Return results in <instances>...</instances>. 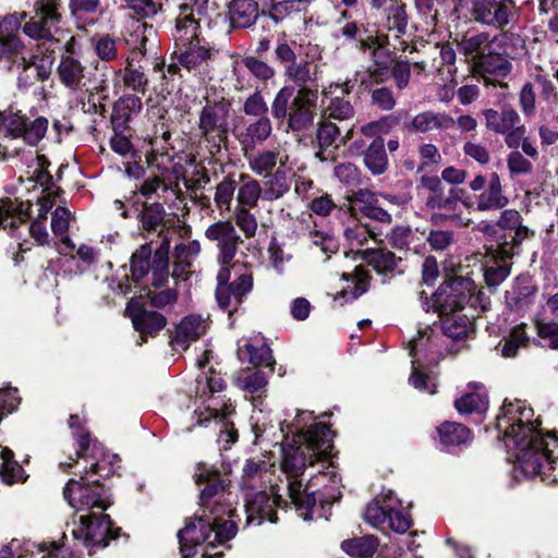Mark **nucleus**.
<instances>
[{
    "label": "nucleus",
    "instance_id": "864d4df0",
    "mask_svg": "<svg viewBox=\"0 0 558 558\" xmlns=\"http://www.w3.org/2000/svg\"><path fill=\"white\" fill-rule=\"evenodd\" d=\"M241 63L260 83L266 84L276 76L275 68L256 56H245L241 59Z\"/></svg>",
    "mask_w": 558,
    "mask_h": 558
},
{
    "label": "nucleus",
    "instance_id": "cd10ccee",
    "mask_svg": "<svg viewBox=\"0 0 558 558\" xmlns=\"http://www.w3.org/2000/svg\"><path fill=\"white\" fill-rule=\"evenodd\" d=\"M508 198L502 193L498 173L492 172L488 177V185L476 196V210L487 211L504 208Z\"/></svg>",
    "mask_w": 558,
    "mask_h": 558
},
{
    "label": "nucleus",
    "instance_id": "680f3d73",
    "mask_svg": "<svg viewBox=\"0 0 558 558\" xmlns=\"http://www.w3.org/2000/svg\"><path fill=\"white\" fill-rule=\"evenodd\" d=\"M456 409L460 413H482L487 409V398L481 393H466L454 402Z\"/></svg>",
    "mask_w": 558,
    "mask_h": 558
},
{
    "label": "nucleus",
    "instance_id": "79ce46f5",
    "mask_svg": "<svg viewBox=\"0 0 558 558\" xmlns=\"http://www.w3.org/2000/svg\"><path fill=\"white\" fill-rule=\"evenodd\" d=\"M240 180L242 184L240 185L236 194V201L240 205L239 207H256L258 199L263 194L260 183L248 174H241Z\"/></svg>",
    "mask_w": 558,
    "mask_h": 558
},
{
    "label": "nucleus",
    "instance_id": "39448f33",
    "mask_svg": "<svg viewBox=\"0 0 558 558\" xmlns=\"http://www.w3.org/2000/svg\"><path fill=\"white\" fill-rule=\"evenodd\" d=\"M205 236L209 241L216 242L219 250L218 260L221 264V269L217 275V302L221 308L233 307L236 310L243 298L253 289V275L247 270L240 272L235 280L228 283L231 275L229 265L232 264L243 240L229 220L211 223L206 229Z\"/></svg>",
    "mask_w": 558,
    "mask_h": 558
},
{
    "label": "nucleus",
    "instance_id": "393cba45",
    "mask_svg": "<svg viewBox=\"0 0 558 558\" xmlns=\"http://www.w3.org/2000/svg\"><path fill=\"white\" fill-rule=\"evenodd\" d=\"M483 116L486 129L496 134L507 133L521 122L520 114L511 105H504L500 110L486 109Z\"/></svg>",
    "mask_w": 558,
    "mask_h": 558
},
{
    "label": "nucleus",
    "instance_id": "0e129e2a",
    "mask_svg": "<svg viewBox=\"0 0 558 558\" xmlns=\"http://www.w3.org/2000/svg\"><path fill=\"white\" fill-rule=\"evenodd\" d=\"M250 209L251 208L238 207L234 213L235 225L247 239L253 238L257 231L256 217L250 211Z\"/></svg>",
    "mask_w": 558,
    "mask_h": 558
},
{
    "label": "nucleus",
    "instance_id": "9d476101",
    "mask_svg": "<svg viewBox=\"0 0 558 558\" xmlns=\"http://www.w3.org/2000/svg\"><path fill=\"white\" fill-rule=\"evenodd\" d=\"M440 327L435 324L418 328L417 337L409 342V354L413 357L424 355L428 361H434L442 354V338L460 340L469 337L473 331V322L462 313L439 317Z\"/></svg>",
    "mask_w": 558,
    "mask_h": 558
},
{
    "label": "nucleus",
    "instance_id": "4d7b16f0",
    "mask_svg": "<svg viewBox=\"0 0 558 558\" xmlns=\"http://www.w3.org/2000/svg\"><path fill=\"white\" fill-rule=\"evenodd\" d=\"M119 40L110 35H102L94 40V51L102 64L114 61L119 57Z\"/></svg>",
    "mask_w": 558,
    "mask_h": 558
},
{
    "label": "nucleus",
    "instance_id": "2eb2a0df",
    "mask_svg": "<svg viewBox=\"0 0 558 558\" xmlns=\"http://www.w3.org/2000/svg\"><path fill=\"white\" fill-rule=\"evenodd\" d=\"M228 118L229 108L222 102L206 105L201 112L198 126L205 141L210 144L213 156L220 153L222 144L227 142Z\"/></svg>",
    "mask_w": 558,
    "mask_h": 558
},
{
    "label": "nucleus",
    "instance_id": "4468645a",
    "mask_svg": "<svg viewBox=\"0 0 558 558\" xmlns=\"http://www.w3.org/2000/svg\"><path fill=\"white\" fill-rule=\"evenodd\" d=\"M474 291L475 284L471 279L454 277L444 282L430 301L424 302V308L429 311L433 307L439 317L462 313L464 305L473 301ZM420 298L427 300L424 291L420 293Z\"/></svg>",
    "mask_w": 558,
    "mask_h": 558
},
{
    "label": "nucleus",
    "instance_id": "3c124183",
    "mask_svg": "<svg viewBox=\"0 0 558 558\" xmlns=\"http://www.w3.org/2000/svg\"><path fill=\"white\" fill-rule=\"evenodd\" d=\"M439 439L444 445L454 446L465 444L471 438V432L462 424L446 422L438 427Z\"/></svg>",
    "mask_w": 558,
    "mask_h": 558
},
{
    "label": "nucleus",
    "instance_id": "c03bdc74",
    "mask_svg": "<svg viewBox=\"0 0 558 558\" xmlns=\"http://www.w3.org/2000/svg\"><path fill=\"white\" fill-rule=\"evenodd\" d=\"M371 197L372 194L366 190H360L359 192H356L353 196V210L361 211L364 217L369 218L372 220L389 225L392 218L391 215L385 209L369 203H365L364 205L357 207L359 203H364L368 201V198Z\"/></svg>",
    "mask_w": 558,
    "mask_h": 558
},
{
    "label": "nucleus",
    "instance_id": "5fc2aeb1",
    "mask_svg": "<svg viewBox=\"0 0 558 558\" xmlns=\"http://www.w3.org/2000/svg\"><path fill=\"white\" fill-rule=\"evenodd\" d=\"M112 76L117 78V69L97 62L93 80L89 81L92 83V90L99 94L102 99L108 98L109 82Z\"/></svg>",
    "mask_w": 558,
    "mask_h": 558
},
{
    "label": "nucleus",
    "instance_id": "2f4dec72",
    "mask_svg": "<svg viewBox=\"0 0 558 558\" xmlns=\"http://www.w3.org/2000/svg\"><path fill=\"white\" fill-rule=\"evenodd\" d=\"M272 133V124L268 117H262L247 124L241 134L240 143L244 149H254L257 145L264 144Z\"/></svg>",
    "mask_w": 558,
    "mask_h": 558
},
{
    "label": "nucleus",
    "instance_id": "4be33fe9",
    "mask_svg": "<svg viewBox=\"0 0 558 558\" xmlns=\"http://www.w3.org/2000/svg\"><path fill=\"white\" fill-rule=\"evenodd\" d=\"M60 82L72 90L88 89L86 68L80 59L72 54L62 56L58 65Z\"/></svg>",
    "mask_w": 558,
    "mask_h": 558
},
{
    "label": "nucleus",
    "instance_id": "20e7f679",
    "mask_svg": "<svg viewBox=\"0 0 558 558\" xmlns=\"http://www.w3.org/2000/svg\"><path fill=\"white\" fill-rule=\"evenodd\" d=\"M110 472L102 462H93L89 471H85L80 480H70L63 489L64 498L75 509L68 526H71L73 539L86 547L107 546L109 537L118 536L109 515L104 513L110 506L107 490L98 480L92 478L94 475L108 476Z\"/></svg>",
    "mask_w": 558,
    "mask_h": 558
},
{
    "label": "nucleus",
    "instance_id": "412c9836",
    "mask_svg": "<svg viewBox=\"0 0 558 558\" xmlns=\"http://www.w3.org/2000/svg\"><path fill=\"white\" fill-rule=\"evenodd\" d=\"M206 331L205 320L197 315L184 317L170 337V345L174 351L186 350L191 342L196 341Z\"/></svg>",
    "mask_w": 558,
    "mask_h": 558
},
{
    "label": "nucleus",
    "instance_id": "f8f14e48",
    "mask_svg": "<svg viewBox=\"0 0 558 558\" xmlns=\"http://www.w3.org/2000/svg\"><path fill=\"white\" fill-rule=\"evenodd\" d=\"M250 170L265 179V191L263 194L266 201L281 198L290 190L287 175V163L289 156L286 150L275 147L272 149H259L254 154L244 153Z\"/></svg>",
    "mask_w": 558,
    "mask_h": 558
},
{
    "label": "nucleus",
    "instance_id": "603ef678",
    "mask_svg": "<svg viewBox=\"0 0 558 558\" xmlns=\"http://www.w3.org/2000/svg\"><path fill=\"white\" fill-rule=\"evenodd\" d=\"M381 232L377 231L376 228L362 222H353L344 230V236L351 246H362L368 239L378 241Z\"/></svg>",
    "mask_w": 558,
    "mask_h": 558
},
{
    "label": "nucleus",
    "instance_id": "7c9ffc66",
    "mask_svg": "<svg viewBox=\"0 0 558 558\" xmlns=\"http://www.w3.org/2000/svg\"><path fill=\"white\" fill-rule=\"evenodd\" d=\"M492 256L486 260L484 267V279L488 287L495 288L506 280L510 275L512 256H504L499 248L490 250Z\"/></svg>",
    "mask_w": 558,
    "mask_h": 558
},
{
    "label": "nucleus",
    "instance_id": "dca6fc26",
    "mask_svg": "<svg viewBox=\"0 0 558 558\" xmlns=\"http://www.w3.org/2000/svg\"><path fill=\"white\" fill-rule=\"evenodd\" d=\"M471 19L482 25L504 31L515 15V0H470Z\"/></svg>",
    "mask_w": 558,
    "mask_h": 558
},
{
    "label": "nucleus",
    "instance_id": "6e6d98bb",
    "mask_svg": "<svg viewBox=\"0 0 558 558\" xmlns=\"http://www.w3.org/2000/svg\"><path fill=\"white\" fill-rule=\"evenodd\" d=\"M69 425L71 428H77L78 434L77 442L78 448L76 449V457L87 461L89 458L95 459L96 444H92L89 440V434L81 432V420L76 414H72L69 418Z\"/></svg>",
    "mask_w": 558,
    "mask_h": 558
},
{
    "label": "nucleus",
    "instance_id": "72a5a7b5",
    "mask_svg": "<svg viewBox=\"0 0 558 558\" xmlns=\"http://www.w3.org/2000/svg\"><path fill=\"white\" fill-rule=\"evenodd\" d=\"M169 248L170 241L167 236H165L159 248L155 252L151 263V284L155 288H161L168 281Z\"/></svg>",
    "mask_w": 558,
    "mask_h": 558
},
{
    "label": "nucleus",
    "instance_id": "09e8293b",
    "mask_svg": "<svg viewBox=\"0 0 558 558\" xmlns=\"http://www.w3.org/2000/svg\"><path fill=\"white\" fill-rule=\"evenodd\" d=\"M342 277L350 283L335 298L336 301L340 299H344V302L354 301L367 291V277L359 268L355 269L354 275L343 274Z\"/></svg>",
    "mask_w": 558,
    "mask_h": 558
},
{
    "label": "nucleus",
    "instance_id": "de8ad7c7",
    "mask_svg": "<svg viewBox=\"0 0 558 558\" xmlns=\"http://www.w3.org/2000/svg\"><path fill=\"white\" fill-rule=\"evenodd\" d=\"M534 234L526 227L521 223L510 233H501L498 236V245L500 254L504 256H513L517 253L519 245L526 239Z\"/></svg>",
    "mask_w": 558,
    "mask_h": 558
},
{
    "label": "nucleus",
    "instance_id": "1a4fd4ad",
    "mask_svg": "<svg viewBox=\"0 0 558 558\" xmlns=\"http://www.w3.org/2000/svg\"><path fill=\"white\" fill-rule=\"evenodd\" d=\"M226 388V381L209 368L202 372L195 380V404L193 418L197 426L208 427L211 423L219 424L220 421L230 418L235 408L230 399L225 396H216Z\"/></svg>",
    "mask_w": 558,
    "mask_h": 558
},
{
    "label": "nucleus",
    "instance_id": "69168bd1",
    "mask_svg": "<svg viewBox=\"0 0 558 558\" xmlns=\"http://www.w3.org/2000/svg\"><path fill=\"white\" fill-rule=\"evenodd\" d=\"M124 3L138 17L154 16L162 7L160 0H124Z\"/></svg>",
    "mask_w": 558,
    "mask_h": 558
},
{
    "label": "nucleus",
    "instance_id": "a19ab883",
    "mask_svg": "<svg viewBox=\"0 0 558 558\" xmlns=\"http://www.w3.org/2000/svg\"><path fill=\"white\" fill-rule=\"evenodd\" d=\"M239 357L247 360L255 366H272L275 361L271 355L270 348L264 342L245 343L239 349Z\"/></svg>",
    "mask_w": 558,
    "mask_h": 558
},
{
    "label": "nucleus",
    "instance_id": "9b49d317",
    "mask_svg": "<svg viewBox=\"0 0 558 558\" xmlns=\"http://www.w3.org/2000/svg\"><path fill=\"white\" fill-rule=\"evenodd\" d=\"M318 93H295L292 86H282L275 95L270 110L278 122H287L292 132L308 130L316 117Z\"/></svg>",
    "mask_w": 558,
    "mask_h": 558
},
{
    "label": "nucleus",
    "instance_id": "c9c22d12",
    "mask_svg": "<svg viewBox=\"0 0 558 558\" xmlns=\"http://www.w3.org/2000/svg\"><path fill=\"white\" fill-rule=\"evenodd\" d=\"M459 46L463 53L474 62V65L493 50L488 33L464 37Z\"/></svg>",
    "mask_w": 558,
    "mask_h": 558
},
{
    "label": "nucleus",
    "instance_id": "a878e982",
    "mask_svg": "<svg viewBox=\"0 0 558 558\" xmlns=\"http://www.w3.org/2000/svg\"><path fill=\"white\" fill-rule=\"evenodd\" d=\"M60 14H56L51 10L46 13L36 8L35 14L25 22L23 32L33 39H50L52 38V27L60 21Z\"/></svg>",
    "mask_w": 558,
    "mask_h": 558
},
{
    "label": "nucleus",
    "instance_id": "58836bf2",
    "mask_svg": "<svg viewBox=\"0 0 558 558\" xmlns=\"http://www.w3.org/2000/svg\"><path fill=\"white\" fill-rule=\"evenodd\" d=\"M364 163L374 174L379 175L387 170L388 157L383 137H376L364 153Z\"/></svg>",
    "mask_w": 558,
    "mask_h": 558
},
{
    "label": "nucleus",
    "instance_id": "aec40b11",
    "mask_svg": "<svg viewBox=\"0 0 558 558\" xmlns=\"http://www.w3.org/2000/svg\"><path fill=\"white\" fill-rule=\"evenodd\" d=\"M126 312L132 319L134 329L140 333L138 345L146 342L147 337H155L167 324L162 314L142 306L136 307L133 303L128 304Z\"/></svg>",
    "mask_w": 558,
    "mask_h": 558
},
{
    "label": "nucleus",
    "instance_id": "f03ea898",
    "mask_svg": "<svg viewBox=\"0 0 558 558\" xmlns=\"http://www.w3.org/2000/svg\"><path fill=\"white\" fill-rule=\"evenodd\" d=\"M194 478L197 485L205 484V487L201 490L198 511L178 532L180 551L183 558H191L197 546L206 543L204 556L214 557L218 554L209 553L208 548L222 545L236 534L234 510L227 501V485L217 470L199 463Z\"/></svg>",
    "mask_w": 558,
    "mask_h": 558
},
{
    "label": "nucleus",
    "instance_id": "a211bd4d",
    "mask_svg": "<svg viewBox=\"0 0 558 558\" xmlns=\"http://www.w3.org/2000/svg\"><path fill=\"white\" fill-rule=\"evenodd\" d=\"M361 49L363 51L372 50L373 65H369L365 71L355 73V81H360L361 85L367 88L386 80L392 60L389 50L379 43L378 38L362 39Z\"/></svg>",
    "mask_w": 558,
    "mask_h": 558
},
{
    "label": "nucleus",
    "instance_id": "6e6552de",
    "mask_svg": "<svg viewBox=\"0 0 558 558\" xmlns=\"http://www.w3.org/2000/svg\"><path fill=\"white\" fill-rule=\"evenodd\" d=\"M25 17V13H13L0 20V62L9 71L14 68L22 69L19 76L20 86H27L47 77L32 61L31 52L20 38L21 24Z\"/></svg>",
    "mask_w": 558,
    "mask_h": 558
},
{
    "label": "nucleus",
    "instance_id": "b1692460",
    "mask_svg": "<svg viewBox=\"0 0 558 558\" xmlns=\"http://www.w3.org/2000/svg\"><path fill=\"white\" fill-rule=\"evenodd\" d=\"M454 124V119L449 114L426 110L414 116L405 128L413 132L428 133L435 130H449Z\"/></svg>",
    "mask_w": 558,
    "mask_h": 558
},
{
    "label": "nucleus",
    "instance_id": "7ed1b4c3",
    "mask_svg": "<svg viewBox=\"0 0 558 558\" xmlns=\"http://www.w3.org/2000/svg\"><path fill=\"white\" fill-rule=\"evenodd\" d=\"M497 429L504 434L507 446L518 449L515 470L526 477L539 476L547 484L558 482V438L542 436L534 410L525 401L504 402L497 416Z\"/></svg>",
    "mask_w": 558,
    "mask_h": 558
},
{
    "label": "nucleus",
    "instance_id": "774afa93",
    "mask_svg": "<svg viewBox=\"0 0 558 558\" xmlns=\"http://www.w3.org/2000/svg\"><path fill=\"white\" fill-rule=\"evenodd\" d=\"M326 113L332 119L348 120L353 118L354 108L348 99H344L343 97H335L327 106Z\"/></svg>",
    "mask_w": 558,
    "mask_h": 558
},
{
    "label": "nucleus",
    "instance_id": "4c0bfd02",
    "mask_svg": "<svg viewBox=\"0 0 558 558\" xmlns=\"http://www.w3.org/2000/svg\"><path fill=\"white\" fill-rule=\"evenodd\" d=\"M141 229L147 232L158 231L162 235V227L166 222V210L160 203H144L143 209L138 215Z\"/></svg>",
    "mask_w": 558,
    "mask_h": 558
},
{
    "label": "nucleus",
    "instance_id": "a18cd8bd",
    "mask_svg": "<svg viewBox=\"0 0 558 558\" xmlns=\"http://www.w3.org/2000/svg\"><path fill=\"white\" fill-rule=\"evenodd\" d=\"M377 547V538L373 535L355 537L341 543V548L350 556L356 558L372 557L376 553Z\"/></svg>",
    "mask_w": 558,
    "mask_h": 558
},
{
    "label": "nucleus",
    "instance_id": "13d9d810",
    "mask_svg": "<svg viewBox=\"0 0 558 558\" xmlns=\"http://www.w3.org/2000/svg\"><path fill=\"white\" fill-rule=\"evenodd\" d=\"M26 118L16 114L10 113L0 118V134H3L4 138H22Z\"/></svg>",
    "mask_w": 558,
    "mask_h": 558
},
{
    "label": "nucleus",
    "instance_id": "c756f323",
    "mask_svg": "<svg viewBox=\"0 0 558 558\" xmlns=\"http://www.w3.org/2000/svg\"><path fill=\"white\" fill-rule=\"evenodd\" d=\"M29 204L17 199H0V229L15 230L29 217Z\"/></svg>",
    "mask_w": 558,
    "mask_h": 558
},
{
    "label": "nucleus",
    "instance_id": "f704fd0d",
    "mask_svg": "<svg viewBox=\"0 0 558 558\" xmlns=\"http://www.w3.org/2000/svg\"><path fill=\"white\" fill-rule=\"evenodd\" d=\"M71 220V213L68 208L58 206L51 218V229L52 232L61 238V246L58 247V251L61 254H69L75 248L72 240L66 235Z\"/></svg>",
    "mask_w": 558,
    "mask_h": 558
},
{
    "label": "nucleus",
    "instance_id": "37998d69",
    "mask_svg": "<svg viewBox=\"0 0 558 558\" xmlns=\"http://www.w3.org/2000/svg\"><path fill=\"white\" fill-rule=\"evenodd\" d=\"M310 3L311 0H282L272 2L269 7L268 15L278 24L294 14L306 12Z\"/></svg>",
    "mask_w": 558,
    "mask_h": 558
},
{
    "label": "nucleus",
    "instance_id": "c85d7f7f",
    "mask_svg": "<svg viewBox=\"0 0 558 558\" xmlns=\"http://www.w3.org/2000/svg\"><path fill=\"white\" fill-rule=\"evenodd\" d=\"M259 16V7L255 0H232L229 3V17L233 28H250Z\"/></svg>",
    "mask_w": 558,
    "mask_h": 558
},
{
    "label": "nucleus",
    "instance_id": "bb28decb",
    "mask_svg": "<svg viewBox=\"0 0 558 558\" xmlns=\"http://www.w3.org/2000/svg\"><path fill=\"white\" fill-rule=\"evenodd\" d=\"M201 252L198 241L177 244L172 254V277L186 279L191 274V266Z\"/></svg>",
    "mask_w": 558,
    "mask_h": 558
},
{
    "label": "nucleus",
    "instance_id": "423d86ee",
    "mask_svg": "<svg viewBox=\"0 0 558 558\" xmlns=\"http://www.w3.org/2000/svg\"><path fill=\"white\" fill-rule=\"evenodd\" d=\"M208 0H180L172 37L179 53V63L187 70L198 69L211 60L217 50L201 36V21Z\"/></svg>",
    "mask_w": 558,
    "mask_h": 558
},
{
    "label": "nucleus",
    "instance_id": "8fccbe9b",
    "mask_svg": "<svg viewBox=\"0 0 558 558\" xmlns=\"http://www.w3.org/2000/svg\"><path fill=\"white\" fill-rule=\"evenodd\" d=\"M151 247L149 244L141 245L131 256L130 268L132 279L140 281L151 269Z\"/></svg>",
    "mask_w": 558,
    "mask_h": 558
},
{
    "label": "nucleus",
    "instance_id": "0eeeda50",
    "mask_svg": "<svg viewBox=\"0 0 558 558\" xmlns=\"http://www.w3.org/2000/svg\"><path fill=\"white\" fill-rule=\"evenodd\" d=\"M296 41L288 40L286 33H281L275 43L274 59L282 68L283 76L295 93H318L319 65L315 62L314 52L317 45H308L305 59H299Z\"/></svg>",
    "mask_w": 558,
    "mask_h": 558
},
{
    "label": "nucleus",
    "instance_id": "f257e3e1",
    "mask_svg": "<svg viewBox=\"0 0 558 558\" xmlns=\"http://www.w3.org/2000/svg\"><path fill=\"white\" fill-rule=\"evenodd\" d=\"M313 413L307 411L299 412L295 420L290 424L280 423V430L283 437L292 434L293 444L283 448L282 470L291 478L288 485L289 498L294 505L299 515L304 520L311 519L312 510L318 498L315 492L310 490L315 486V481L329 478L337 483V474L331 463L326 466L329 471H319V475L313 476L310 483L303 487L298 480L306 466H314L315 462H324L332 449V432L327 424L312 423Z\"/></svg>",
    "mask_w": 558,
    "mask_h": 558
},
{
    "label": "nucleus",
    "instance_id": "49530a36",
    "mask_svg": "<svg viewBox=\"0 0 558 558\" xmlns=\"http://www.w3.org/2000/svg\"><path fill=\"white\" fill-rule=\"evenodd\" d=\"M0 477L5 484L23 482L24 471L22 466L13 460V452L0 446Z\"/></svg>",
    "mask_w": 558,
    "mask_h": 558
},
{
    "label": "nucleus",
    "instance_id": "e433bc0d",
    "mask_svg": "<svg viewBox=\"0 0 558 558\" xmlns=\"http://www.w3.org/2000/svg\"><path fill=\"white\" fill-rule=\"evenodd\" d=\"M535 293L536 287L530 278H517L511 290L506 291V301L509 306L520 310L531 303Z\"/></svg>",
    "mask_w": 558,
    "mask_h": 558
},
{
    "label": "nucleus",
    "instance_id": "ea45409f",
    "mask_svg": "<svg viewBox=\"0 0 558 558\" xmlns=\"http://www.w3.org/2000/svg\"><path fill=\"white\" fill-rule=\"evenodd\" d=\"M363 258L377 274L384 276L392 274L398 263L395 254L385 248L367 250Z\"/></svg>",
    "mask_w": 558,
    "mask_h": 558
},
{
    "label": "nucleus",
    "instance_id": "473e14b6",
    "mask_svg": "<svg viewBox=\"0 0 558 558\" xmlns=\"http://www.w3.org/2000/svg\"><path fill=\"white\" fill-rule=\"evenodd\" d=\"M340 135V129L330 121H323L318 124L316 132V140L319 149L315 153V157L320 161L332 160L333 150L329 148L335 144L336 140Z\"/></svg>",
    "mask_w": 558,
    "mask_h": 558
},
{
    "label": "nucleus",
    "instance_id": "ddd939ff",
    "mask_svg": "<svg viewBox=\"0 0 558 558\" xmlns=\"http://www.w3.org/2000/svg\"><path fill=\"white\" fill-rule=\"evenodd\" d=\"M421 184L428 191L426 206L433 214L430 221L434 225L451 222L458 227H468L471 219L463 217L459 211V202L465 195L462 189L450 187L446 191L441 180L438 177L423 175Z\"/></svg>",
    "mask_w": 558,
    "mask_h": 558
},
{
    "label": "nucleus",
    "instance_id": "052dcab7",
    "mask_svg": "<svg viewBox=\"0 0 558 558\" xmlns=\"http://www.w3.org/2000/svg\"><path fill=\"white\" fill-rule=\"evenodd\" d=\"M142 110V100L135 95H128L120 98L114 105V119L126 122L133 114Z\"/></svg>",
    "mask_w": 558,
    "mask_h": 558
},
{
    "label": "nucleus",
    "instance_id": "bf43d9fd",
    "mask_svg": "<svg viewBox=\"0 0 558 558\" xmlns=\"http://www.w3.org/2000/svg\"><path fill=\"white\" fill-rule=\"evenodd\" d=\"M529 338L525 332V326L519 325L515 326L509 337L505 339V342L501 347V354L505 357H513L517 355L519 348L525 347L527 344Z\"/></svg>",
    "mask_w": 558,
    "mask_h": 558
},
{
    "label": "nucleus",
    "instance_id": "e2e57ef3",
    "mask_svg": "<svg viewBox=\"0 0 558 558\" xmlns=\"http://www.w3.org/2000/svg\"><path fill=\"white\" fill-rule=\"evenodd\" d=\"M391 506H381L378 501H372L365 510V521L372 526L385 530L389 519Z\"/></svg>",
    "mask_w": 558,
    "mask_h": 558
},
{
    "label": "nucleus",
    "instance_id": "6ab92c4d",
    "mask_svg": "<svg viewBox=\"0 0 558 558\" xmlns=\"http://www.w3.org/2000/svg\"><path fill=\"white\" fill-rule=\"evenodd\" d=\"M286 504L274 490H260L246 495V523L260 525L264 521L277 522L276 509Z\"/></svg>",
    "mask_w": 558,
    "mask_h": 558
},
{
    "label": "nucleus",
    "instance_id": "f3484780",
    "mask_svg": "<svg viewBox=\"0 0 558 558\" xmlns=\"http://www.w3.org/2000/svg\"><path fill=\"white\" fill-rule=\"evenodd\" d=\"M147 37L144 36L141 46L131 51L125 60V66L117 70V80H121L123 85L134 93L145 95L149 84V73L144 69L143 62L146 61L145 43ZM118 81L114 86H118Z\"/></svg>",
    "mask_w": 558,
    "mask_h": 558
},
{
    "label": "nucleus",
    "instance_id": "338daca9",
    "mask_svg": "<svg viewBox=\"0 0 558 558\" xmlns=\"http://www.w3.org/2000/svg\"><path fill=\"white\" fill-rule=\"evenodd\" d=\"M47 128L48 120L45 118H37L33 121L26 120L22 138L29 145H36L44 138Z\"/></svg>",
    "mask_w": 558,
    "mask_h": 558
},
{
    "label": "nucleus",
    "instance_id": "5701e85b",
    "mask_svg": "<svg viewBox=\"0 0 558 558\" xmlns=\"http://www.w3.org/2000/svg\"><path fill=\"white\" fill-rule=\"evenodd\" d=\"M476 70L482 74L486 85H499L502 88H507L508 84L502 83L500 78L506 77L511 69V63L499 53L493 51L484 57L481 61H477L475 65Z\"/></svg>",
    "mask_w": 558,
    "mask_h": 558
}]
</instances>
